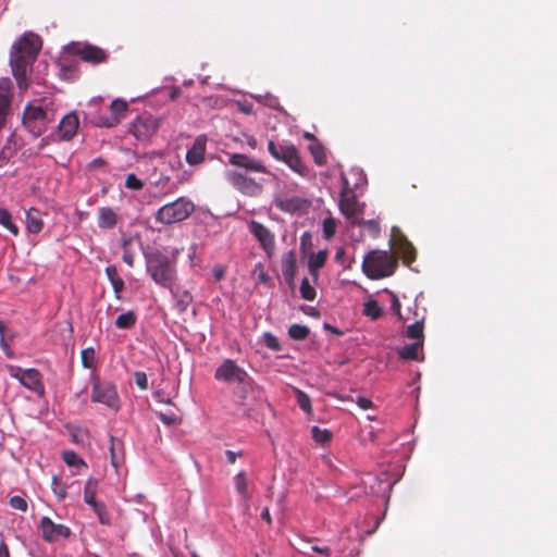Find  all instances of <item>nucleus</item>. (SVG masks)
Here are the masks:
<instances>
[{
	"mask_svg": "<svg viewBox=\"0 0 557 557\" xmlns=\"http://www.w3.org/2000/svg\"><path fill=\"white\" fill-rule=\"evenodd\" d=\"M227 163L237 169L225 171V178L234 189L248 197H259L263 193V180L249 175L250 173L270 174L261 160L244 153H227Z\"/></svg>",
	"mask_w": 557,
	"mask_h": 557,
	"instance_id": "obj_1",
	"label": "nucleus"
},
{
	"mask_svg": "<svg viewBox=\"0 0 557 557\" xmlns=\"http://www.w3.org/2000/svg\"><path fill=\"white\" fill-rule=\"evenodd\" d=\"M40 49L39 36L30 32L23 34L11 48L10 65L21 89L28 87V74Z\"/></svg>",
	"mask_w": 557,
	"mask_h": 557,
	"instance_id": "obj_2",
	"label": "nucleus"
},
{
	"mask_svg": "<svg viewBox=\"0 0 557 557\" xmlns=\"http://www.w3.org/2000/svg\"><path fill=\"white\" fill-rule=\"evenodd\" d=\"M147 271L156 284L168 288L173 297L180 296L174 260L159 251L152 252L147 257Z\"/></svg>",
	"mask_w": 557,
	"mask_h": 557,
	"instance_id": "obj_3",
	"label": "nucleus"
},
{
	"mask_svg": "<svg viewBox=\"0 0 557 557\" xmlns=\"http://www.w3.org/2000/svg\"><path fill=\"white\" fill-rule=\"evenodd\" d=\"M54 120L55 109L50 100L29 103L23 114L24 125L36 136L45 133Z\"/></svg>",
	"mask_w": 557,
	"mask_h": 557,
	"instance_id": "obj_4",
	"label": "nucleus"
},
{
	"mask_svg": "<svg viewBox=\"0 0 557 557\" xmlns=\"http://www.w3.org/2000/svg\"><path fill=\"white\" fill-rule=\"evenodd\" d=\"M396 265V259L388 251L374 250L363 258L362 271L368 277L377 280L392 275Z\"/></svg>",
	"mask_w": 557,
	"mask_h": 557,
	"instance_id": "obj_5",
	"label": "nucleus"
},
{
	"mask_svg": "<svg viewBox=\"0 0 557 557\" xmlns=\"http://www.w3.org/2000/svg\"><path fill=\"white\" fill-rule=\"evenodd\" d=\"M268 151L275 160L284 162L295 173L301 176L308 175V169L294 145H276L274 141L270 140L268 143Z\"/></svg>",
	"mask_w": 557,
	"mask_h": 557,
	"instance_id": "obj_6",
	"label": "nucleus"
},
{
	"mask_svg": "<svg viewBox=\"0 0 557 557\" xmlns=\"http://www.w3.org/2000/svg\"><path fill=\"white\" fill-rule=\"evenodd\" d=\"M342 180V193L339 198V210L351 224H363V220L360 218L363 211V205L360 203L355 194L351 191L350 184L345 174L341 175Z\"/></svg>",
	"mask_w": 557,
	"mask_h": 557,
	"instance_id": "obj_7",
	"label": "nucleus"
},
{
	"mask_svg": "<svg viewBox=\"0 0 557 557\" xmlns=\"http://www.w3.org/2000/svg\"><path fill=\"white\" fill-rule=\"evenodd\" d=\"M194 209L195 206L190 200L181 197L173 202L162 206L156 214V220L162 224L177 223L187 219Z\"/></svg>",
	"mask_w": 557,
	"mask_h": 557,
	"instance_id": "obj_8",
	"label": "nucleus"
},
{
	"mask_svg": "<svg viewBox=\"0 0 557 557\" xmlns=\"http://www.w3.org/2000/svg\"><path fill=\"white\" fill-rule=\"evenodd\" d=\"M7 370L9 371L10 375L16 379L24 387L40 397L44 396L45 386L42 384L41 374L38 370L34 368L22 369L13 364H8Z\"/></svg>",
	"mask_w": 557,
	"mask_h": 557,
	"instance_id": "obj_9",
	"label": "nucleus"
},
{
	"mask_svg": "<svg viewBox=\"0 0 557 557\" xmlns=\"http://www.w3.org/2000/svg\"><path fill=\"white\" fill-rule=\"evenodd\" d=\"M214 379L230 384H246L249 375L234 360L226 359L216 368Z\"/></svg>",
	"mask_w": 557,
	"mask_h": 557,
	"instance_id": "obj_10",
	"label": "nucleus"
},
{
	"mask_svg": "<svg viewBox=\"0 0 557 557\" xmlns=\"http://www.w3.org/2000/svg\"><path fill=\"white\" fill-rule=\"evenodd\" d=\"M159 119L143 114L131 124V133L141 141L148 140L159 128Z\"/></svg>",
	"mask_w": 557,
	"mask_h": 557,
	"instance_id": "obj_11",
	"label": "nucleus"
},
{
	"mask_svg": "<svg viewBox=\"0 0 557 557\" xmlns=\"http://www.w3.org/2000/svg\"><path fill=\"white\" fill-rule=\"evenodd\" d=\"M249 232L256 237L260 247L264 250V252L272 257L275 251V237L274 234L265 227L263 224L251 220L248 223Z\"/></svg>",
	"mask_w": 557,
	"mask_h": 557,
	"instance_id": "obj_12",
	"label": "nucleus"
},
{
	"mask_svg": "<svg viewBox=\"0 0 557 557\" xmlns=\"http://www.w3.org/2000/svg\"><path fill=\"white\" fill-rule=\"evenodd\" d=\"M42 539L47 542H55L59 539H67L71 530L64 524L54 523L49 517H42L39 522Z\"/></svg>",
	"mask_w": 557,
	"mask_h": 557,
	"instance_id": "obj_13",
	"label": "nucleus"
},
{
	"mask_svg": "<svg viewBox=\"0 0 557 557\" xmlns=\"http://www.w3.org/2000/svg\"><path fill=\"white\" fill-rule=\"evenodd\" d=\"M91 399L110 408H117L119 404L116 389L109 383H96L92 388Z\"/></svg>",
	"mask_w": 557,
	"mask_h": 557,
	"instance_id": "obj_14",
	"label": "nucleus"
},
{
	"mask_svg": "<svg viewBox=\"0 0 557 557\" xmlns=\"http://www.w3.org/2000/svg\"><path fill=\"white\" fill-rule=\"evenodd\" d=\"M70 50L90 63H99L106 59L103 50L90 45L73 44L70 46Z\"/></svg>",
	"mask_w": 557,
	"mask_h": 557,
	"instance_id": "obj_15",
	"label": "nucleus"
},
{
	"mask_svg": "<svg viewBox=\"0 0 557 557\" xmlns=\"http://www.w3.org/2000/svg\"><path fill=\"white\" fill-rule=\"evenodd\" d=\"M391 243L395 247L396 251L403 256L406 262H410L414 259L413 247L399 228L393 227Z\"/></svg>",
	"mask_w": 557,
	"mask_h": 557,
	"instance_id": "obj_16",
	"label": "nucleus"
},
{
	"mask_svg": "<svg viewBox=\"0 0 557 557\" xmlns=\"http://www.w3.org/2000/svg\"><path fill=\"white\" fill-rule=\"evenodd\" d=\"M128 104L126 101L122 99H115L111 102L110 110H111V116L110 117H100L97 121L98 126H104V127H113L119 124L121 117L125 114L127 111Z\"/></svg>",
	"mask_w": 557,
	"mask_h": 557,
	"instance_id": "obj_17",
	"label": "nucleus"
},
{
	"mask_svg": "<svg viewBox=\"0 0 557 557\" xmlns=\"http://www.w3.org/2000/svg\"><path fill=\"white\" fill-rule=\"evenodd\" d=\"M79 120L76 113L70 112L60 121L58 125V136L61 140H70L77 133Z\"/></svg>",
	"mask_w": 557,
	"mask_h": 557,
	"instance_id": "obj_18",
	"label": "nucleus"
},
{
	"mask_svg": "<svg viewBox=\"0 0 557 557\" xmlns=\"http://www.w3.org/2000/svg\"><path fill=\"white\" fill-rule=\"evenodd\" d=\"M12 83L10 78H0V129L3 127L11 103Z\"/></svg>",
	"mask_w": 557,
	"mask_h": 557,
	"instance_id": "obj_19",
	"label": "nucleus"
},
{
	"mask_svg": "<svg viewBox=\"0 0 557 557\" xmlns=\"http://www.w3.org/2000/svg\"><path fill=\"white\" fill-rule=\"evenodd\" d=\"M207 138L198 136L193 146L186 152V161L189 165H197L205 159Z\"/></svg>",
	"mask_w": 557,
	"mask_h": 557,
	"instance_id": "obj_20",
	"label": "nucleus"
},
{
	"mask_svg": "<svg viewBox=\"0 0 557 557\" xmlns=\"http://www.w3.org/2000/svg\"><path fill=\"white\" fill-rule=\"evenodd\" d=\"M296 252L287 251L282 258V272L287 282H293L296 274Z\"/></svg>",
	"mask_w": 557,
	"mask_h": 557,
	"instance_id": "obj_21",
	"label": "nucleus"
},
{
	"mask_svg": "<svg viewBox=\"0 0 557 557\" xmlns=\"http://www.w3.org/2000/svg\"><path fill=\"white\" fill-rule=\"evenodd\" d=\"M26 230L28 233L38 234L44 227L41 213L38 209L30 208L26 212Z\"/></svg>",
	"mask_w": 557,
	"mask_h": 557,
	"instance_id": "obj_22",
	"label": "nucleus"
},
{
	"mask_svg": "<svg viewBox=\"0 0 557 557\" xmlns=\"http://www.w3.org/2000/svg\"><path fill=\"white\" fill-rule=\"evenodd\" d=\"M117 222L116 213L108 207L98 210V225L100 228H112Z\"/></svg>",
	"mask_w": 557,
	"mask_h": 557,
	"instance_id": "obj_23",
	"label": "nucleus"
},
{
	"mask_svg": "<svg viewBox=\"0 0 557 557\" xmlns=\"http://www.w3.org/2000/svg\"><path fill=\"white\" fill-rule=\"evenodd\" d=\"M234 485L244 503L249 499V482L245 472H239L234 476Z\"/></svg>",
	"mask_w": 557,
	"mask_h": 557,
	"instance_id": "obj_24",
	"label": "nucleus"
},
{
	"mask_svg": "<svg viewBox=\"0 0 557 557\" xmlns=\"http://www.w3.org/2000/svg\"><path fill=\"white\" fill-rule=\"evenodd\" d=\"M62 459L65 465L70 468H74L75 474L81 472V469L86 468V462L73 450H64L62 453Z\"/></svg>",
	"mask_w": 557,
	"mask_h": 557,
	"instance_id": "obj_25",
	"label": "nucleus"
},
{
	"mask_svg": "<svg viewBox=\"0 0 557 557\" xmlns=\"http://www.w3.org/2000/svg\"><path fill=\"white\" fill-rule=\"evenodd\" d=\"M423 342L417 341L411 345H406L399 350L400 358L405 360H419V351L422 349Z\"/></svg>",
	"mask_w": 557,
	"mask_h": 557,
	"instance_id": "obj_26",
	"label": "nucleus"
},
{
	"mask_svg": "<svg viewBox=\"0 0 557 557\" xmlns=\"http://www.w3.org/2000/svg\"><path fill=\"white\" fill-rule=\"evenodd\" d=\"M326 258H327L326 250H320L315 253H312L309 257V262H308L310 272L315 275L318 270L324 265Z\"/></svg>",
	"mask_w": 557,
	"mask_h": 557,
	"instance_id": "obj_27",
	"label": "nucleus"
},
{
	"mask_svg": "<svg viewBox=\"0 0 557 557\" xmlns=\"http://www.w3.org/2000/svg\"><path fill=\"white\" fill-rule=\"evenodd\" d=\"M110 454L111 466L117 471L120 465L123 462L122 445L120 441L111 438Z\"/></svg>",
	"mask_w": 557,
	"mask_h": 557,
	"instance_id": "obj_28",
	"label": "nucleus"
},
{
	"mask_svg": "<svg viewBox=\"0 0 557 557\" xmlns=\"http://www.w3.org/2000/svg\"><path fill=\"white\" fill-rule=\"evenodd\" d=\"M309 151L313 157L315 164L323 165L326 163V153L324 147L317 140L309 146Z\"/></svg>",
	"mask_w": 557,
	"mask_h": 557,
	"instance_id": "obj_29",
	"label": "nucleus"
},
{
	"mask_svg": "<svg viewBox=\"0 0 557 557\" xmlns=\"http://www.w3.org/2000/svg\"><path fill=\"white\" fill-rule=\"evenodd\" d=\"M423 320L424 317H421V319H417V321L412 324H410L407 327V336L409 338L423 342Z\"/></svg>",
	"mask_w": 557,
	"mask_h": 557,
	"instance_id": "obj_30",
	"label": "nucleus"
},
{
	"mask_svg": "<svg viewBox=\"0 0 557 557\" xmlns=\"http://www.w3.org/2000/svg\"><path fill=\"white\" fill-rule=\"evenodd\" d=\"M363 314L371 318L372 320H376L383 314V310L376 300L369 299L363 305Z\"/></svg>",
	"mask_w": 557,
	"mask_h": 557,
	"instance_id": "obj_31",
	"label": "nucleus"
},
{
	"mask_svg": "<svg viewBox=\"0 0 557 557\" xmlns=\"http://www.w3.org/2000/svg\"><path fill=\"white\" fill-rule=\"evenodd\" d=\"M106 273L108 275V278L110 280L112 287L115 293H120L124 287L123 280L117 275L116 268L113 265H109L106 269Z\"/></svg>",
	"mask_w": 557,
	"mask_h": 557,
	"instance_id": "obj_32",
	"label": "nucleus"
},
{
	"mask_svg": "<svg viewBox=\"0 0 557 557\" xmlns=\"http://www.w3.org/2000/svg\"><path fill=\"white\" fill-rule=\"evenodd\" d=\"M95 513L97 515L99 522L103 525L111 524V517L107 511V507L103 503H96L90 505Z\"/></svg>",
	"mask_w": 557,
	"mask_h": 557,
	"instance_id": "obj_33",
	"label": "nucleus"
},
{
	"mask_svg": "<svg viewBox=\"0 0 557 557\" xmlns=\"http://www.w3.org/2000/svg\"><path fill=\"white\" fill-rule=\"evenodd\" d=\"M0 224L14 236L18 234V227L12 222L10 212L4 208H0Z\"/></svg>",
	"mask_w": 557,
	"mask_h": 557,
	"instance_id": "obj_34",
	"label": "nucleus"
},
{
	"mask_svg": "<svg viewBox=\"0 0 557 557\" xmlns=\"http://www.w3.org/2000/svg\"><path fill=\"white\" fill-rule=\"evenodd\" d=\"M136 322V315L133 311H127L120 314L115 320V325L119 329H129Z\"/></svg>",
	"mask_w": 557,
	"mask_h": 557,
	"instance_id": "obj_35",
	"label": "nucleus"
},
{
	"mask_svg": "<svg viewBox=\"0 0 557 557\" xmlns=\"http://www.w3.org/2000/svg\"><path fill=\"white\" fill-rule=\"evenodd\" d=\"M311 434L313 440L319 444H326L332 438V433L327 429H320L319 426H313L311 429Z\"/></svg>",
	"mask_w": 557,
	"mask_h": 557,
	"instance_id": "obj_36",
	"label": "nucleus"
},
{
	"mask_svg": "<svg viewBox=\"0 0 557 557\" xmlns=\"http://www.w3.org/2000/svg\"><path fill=\"white\" fill-rule=\"evenodd\" d=\"M298 406L307 413L311 412L310 397L298 388H294Z\"/></svg>",
	"mask_w": 557,
	"mask_h": 557,
	"instance_id": "obj_37",
	"label": "nucleus"
},
{
	"mask_svg": "<svg viewBox=\"0 0 557 557\" xmlns=\"http://www.w3.org/2000/svg\"><path fill=\"white\" fill-rule=\"evenodd\" d=\"M309 334V329L305 325L293 324L288 330V335L296 341L305 339Z\"/></svg>",
	"mask_w": 557,
	"mask_h": 557,
	"instance_id": "obj_38",
	"label": "nucleus"
},
{
	"mask_svg": "<svg viewBox=\"0 0 557 557\" xmlns=\"http://www.w3.org/2000/svg\"><path fill=\"white\" fill-rule=\"evenodd\" d=\"M81 357H82V363L85 368L92 369L95 367L96 352H95L94 348L88 347L86 349H83Z\"/></svg>",
	"mask_w": 557,
	"mask_h": 557,
	"instance_id": "obj_39",
	"label": "nucleus"
},
{
	"mask_svg": "<svg viewBox=\"0 0 557 557\" xmlns=\"http://www.w3.org/2000/svg\"><path fill=\"white\" fill-rule=\"evenodd\" d=\"M95 487L96 482L92 479H89L85 484L84 500L89 506L97 503L95 499Z\"/></svg>",
	"mask_w": 557,
	"mask_h": 557,
	"instance_id": "obj_40",
	"label": "nucleus"
},
{
	"mask_svg": "<svg viewBox=\"0 0 557 557\" xmlns=\"http://www.w3.org/2000/svg\"><path fill=\"white\" fill-rule=\"evenodd\" d=\"M300 294L301 297L306 300H313L315 297V290L313 286L310 285L308 278H304L300 284Z\"/></svg>",
	"mask_w": 557,
	"mask_h": 557,
	"instance_id": "obj_41",
	"label": "nucleus"
},
{
	"mask_svg": "<svg viewBox=\"0 0 557 557\" xmlns=\"http://www.w3.org/2000/svg\"><path fill=\"white\" fill-rule=\"evenodd\" d=\"M376 483H377V487H375L374 485L370 486L371 492L373 494L385 495V494L389 493V491L392 490L393 483H391L388 481H383L382 479H376Z\"/></svg>",
	"mask_w": 557,
	"mask_h": 557,
	"instance_id": "obj_42",
	"label": "nucleus"
},
{
	"mask_svg": "<svg viewBox=\"0 0 557 557\" xmlns=\"http://www.w3.org/2000/svg\"><path fill=\"white\" fill-rule=\"evenodd\" d=\"M336 220L332 216L324 219L323 221V233L325 238L330 239L336 231Z\"/></svg>",
	"mask_w": 557,
	"mask_h": 557,
	"instance_id": "obj_43",
	"label": "nucleus"
},
{
	"mask_svg": "<svg viewBox=\"0 0 557 557\" xmlns=\"http://www.w3.org/2000/svg\"><path fill=\"white\" fill-rule=\"evenodd\" d=\"M52 491L59 500H63L66 497V486L60 483L58 476L52 478Z\"/></svg>",
	"mask_w": 557,
	"mask_h": 557,
	"instance_id": "obj_44",
	"label": "nucleus"
},
{
	"mask_svg": "<svg viewBox=\"0 0 557 557\" xmlns=\"http://www.w3.org/2000/svg\"><path fill=\"white\" fill-rule=\"evenodd\" d=\"M125 187L133 190H140L144 187V182L135 174H128L125 180Z\"/></svg>",
	"mask_w": 557,
	"mask_h": 557,
	"instance_id": "obj_45",
	"label": "nucleus"
},
{
	"mask_svg": "<svg viewBox=\"0 0 557 557\" xmlns=\"http://www.w3.org/2000/svg\"><path fill=\"white\" fill-rule=\"evenodd\" d=\"M263 341L268 348L274 351H278L281 349L278 339L271 333L263 334Z\"/></svg>",
	"mask_w": 557,
	"mask_h": 557,
	"instance_id": "obj_46",
	"label": "nucleus"
},
{
	"mask_svg": "<svg viewBox=\"0 0 557 557\" xmlns=\"http://www.w3.org/2000/svg\"><path fill=\"white\" fill-rule=\"evenodd\" d=\"M389 298H391L392 310L397 314V317L400 320H409V317L401 315V312H400L401 306H400V301H399L398 297L394 293H389Z\"/></svg>",
	"mask_w": 557,
	"mask_h": 557,
	"instance_id": "obj_47",
	"label": "nucleus"
},
{
	"mask_svg": "<svg viewBox=\"0 0 557 557\" xmlns=\"http://www.w3.org/2000/svg\"><path fill=\"white\" fill-rule=\"evenodd\" d=\"M134 379H135V383L136 385L143 389V391H146L148 389V377L146 375L145 372L143 371H136L134 373Z\"/></svg>",
	"mask_w": 557,
	"mask_h": 557,
	"instance_id": "obj_48",
	"label": "nucleus"
},
{
	"mask_svg": "<svg viewBox=\"0 0 557 557\" xmlns=\"http://www.w3.org/2000/svg\"><path fill=\"white\" fill-rule=\"evenodd\" d=\"M0 346H1L2 350L4 351V354L9 358L13 357L12 350L10 349V346H9L7 339H5L4 325H3V323L1 321H0Z\"/></svg>",
	"mask_w": 557,
	"mask_h": 557,
	"instance_id": "obj_49",
	"label": "nucleus"
},
{
	"mask_svg": "<svg viewBox=\"0 0 557 557\" xmlns=\"http://www.w3.org/2000/svg\"><path fill=\"white\" fill-rule=\"evenodd\" d=\"M10 505L12 508L26 511L27 510V502L21 496H13L10 499Z\"/></svg>",
	"mask_w": 557,
	"mask_h": 557,
	"instance_id": "obj_50",
	"label": "nucleus"
},
{
	"mask_svg": "<svg viewBox=\"0 0 557 557\" xmlns=\"http://www.w3.org/2000/svg\"><path fill=\"white\" fill-rule=\"evenodd\" d=\"M357 405L363 409V410H367V409H370L373 407V403L368 399V398H364V397H358L357 398Z\"/></svg>",
	"mask_w": 557,
	"mask_h": 557,
	"instance_id": "obj_51",
	"label": "nucleus"
},
{
	"mask_svg": "<svg viewBox=\"0 0 557 557\" xmlns=\"http://www.w3.org/2000/svg\"><path fill=\"white\" fill-rule=\"evenodd\" d=\"M243 136L245 138L246 144L249 146V148L256 149L258 147V141L253 136L248 135V134H244Z\"/></svg>",
	"mask_w": 557,
	"mask_h": 557,
	"instance_id": "obj_52",
	"label": "nucleus"
},
{
	"mask_svg": "<svg viewBox=\"0 0 557 557\" xmlns=\"http://www.w3.org/2000/svg\"><path fill=\"white\" fill-rule=\"evenodd\" d=\"M225 456H226V460L230 462V463H234L237 459V457L239 456V454L233 451V450H226L225 451Z\"/></svg>",
	"mask_w": 557,
	"mask_h": 557,
	"instance_id": "obj_53",
	"label": "nucleus"
},
{
	"mask_svg": "<svg viewBox=\"0 0 557 557\" xmlns=\"http://www.w3.org/2000/svg\"><path fill=\"white\" fill-rule=\"evenodd\" d=\"M159 418L162 422H164L165 424L168 425H171L173 423H175V418H171V417H168L166 414L164 413H160L159 414Z\"/></svg>",
	"mask_w": 557,
	"mask_h": 557,
	"instance_id": "obj_54",
	"label": "nucleus"
},
{
	"mask_svg": "<svg viewBox=\"0 0 557 557\" xmlns=\"http://www.w3.org/2000/svg\"><path fill=\"white\" fill-rule=\"evenodd\" d=\"M311 549L315 553L324 554L326 556H329L331 552L329 547L312 546Z\"/></svg>",
	"mask_w": 557,
	"mask_h": 557,
	"instance_id": "obj_55",
	"label": "nucleus"
},
{
	"mask_svg": "<svg viewBox=\"0 0 557 557\" xmlns=\"http://www.w3.org/2000/svg\"><path fill=\"white\" fill-rule=\"evenodd\" d=\"M191 301V296L188 292H183L181 295V302L187 305Z\"/></svg>",
	"mask_w": 557,
	"mask_h": 557,
	"instance_id": "obj_56",
	"label": "nucleus"
},
{
	"mask_svg": "<svg viewBox=\"0 0 557 557\" xmlns=\"http://www.w3.org/2000/svg\"><path fill=\"white\" fill-rule=\"evenodd\" d=\"M0 557H10L9 549L3 542L0 544Z\"/></svg>",
	"mask_w": 557,
	"mask_h": 557,
	"instance_id": "obj_57",
	"label": "nucleus"
},
{
	"mask_svg": "<svg viewBox=\"0 0 557 557\" xmlns=\"http://www.w3.org/2000/svg\"><path fill=\"white\" fill-rule=\"evenodd\" d=\"M261 518L264 519L269 524L271 523L272 520L268 508H264L261 511Z\"/></svg>",
	"mask_w": 557,
	"mask_h": 557,
	"instance_id": "obj_58",
	"label": "nucleus"
},
{
	"mask_svg": "<svg viewBox=\"0 0 557 557\" xmlns=\"http://www.w3.org/2000/svg\"><path fill=\"white\" fill-rule=\"evenodd\" d=\"M104 164V161L102 159H95L92 162H91V166H102Z\"/></svg>",
	"mask_w": 557,
	"mask_h": 557,
	"instance_id": "obj_59",
	"label": "nucleus"
},
{
	"mask_svg": "<svg viewBox=\"0 0 557 557\" xmlns=\"http://www.w3.org/2000/svg\"><path fill=\"white\" fill-rule=\"evenodd\" d=\"M304 137H305L306 139L312 140V141H314V140H315V139H314V137H313V135H312L311 133H309V132L304 133Z\"/></svg>",
	"mask_w": 557,
	"mask_h": 557,
	"instance_id": "obj_60",
	"label": "nucleus"
},
{
	"mask_svg": "<svg viewBox=\"0 0 557 557\" xmlns=\"http://www.w3.org/2000/svg\"><path fill=\"white\" fill-rule=\"evenodd\" d=\"M123 259H124V261H125L127 264L132 265V263H133V259H132V257H129V256H126V255H125V256L123 257Z\"/></svg>",
	"mask_w": 557,
	"mask_h": 557,
	"instance_id": "obj_61",
	"label": "nucleus"
},
{
	"mask_svg": "<svg viewBox=\"0 0 557 557\" xmlns=\"http://www.w3.org/2000/svg\"><path fill=\"white\" fill-rule=\"evenodd\" d=\"M371 228H376V223L374 221L366 222Z\"/></svg>",
	"mask_w": 557,
	"mask_h": 557,
	"instance_id": "obj_62",
	"label": "nucleus"
},
{
	"mask_svg": "<svg viewBox=\"0 0 557 557\" xmlns=\"http://www.w3.org/2000/svg\"><path fill=\"white\" fill-rule=\"evenodd\" d=\"M216 276H218V277H221V276H222V273H221V272H218V273H216Z\"/></svg>",
	"mask_w": 557,
	"mask_h": 557,
	"instance_id": "obj_63",
	"label": "nucleus"
},
{
	"mask_svg": "<svg viewBox=\"0 0 557 557\" xmlns=\"http://www.w3.org/2000/svg\"><path fill=\"white\" fill-rule=\"evenodd\" d=\"M193 557H199L196 553L191 554Z\"/></svg>",
	"mask_w": 557,
	"mask_h": 557,
	"instance_id": "obj_64",
	"label": "nucleus"
}]
</instances>
